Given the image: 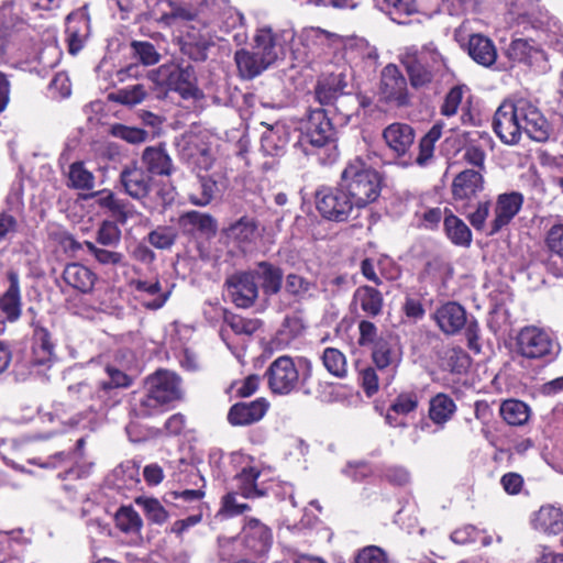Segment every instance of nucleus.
<instances>
[{
    "instance_id": "obj_1",
    "label": "nucleus",
    "mask_w": 563,
    "mask_h": 563,
    "mask_svg": "<svg viewBox=\"0 0 563 563\" xmlns=\"http://www.w3.org/2000/svg\"><path fill=\"white\" fill-rule=\"evenodd\" d=\"M493 130L508 145L518 144L525 132L531 140L545 142L552 126L541 110L529 99L504 100L493 118Z\"/></svg>"
},
{
    "instance_id": "obj_2",
    "label": "nucleus",
    "mask_w": 563,
    "mask_h": 563,
    "mask_svg": "<svg viewBox=\"0 0 563 563\" xmlns=\"http://www.w3.org/2000/svg\"><path fill=\"white\" fill-rule=\"evenodd\" d=\"M485 190L484 174L479 170L463 169L451 184V198L457 210L466 216L470 224L477 232L486 230V222L493 207L492 200H478Z\"/></svg>"
},
{
    "instance_id": "obj_3",
    "label": "nucleus",
    "mask_w": 563,
    "mask_h": 563,
    "mask_svg": "<svg viewBox=\"0 0 563 563\" xmlns=\"http://www.w3.org/2000/svg\"><path fill=\"white\" fill-rule=\"evenodd\" d=\"M183 398L181 378L174 372L159 368L144 380V391L133 404L136 418L161 415Z\"/></svg>"
},
{
    "instance_id": "obj_4",
    "label": "nucleus",
    "mask_w": 563,
    "mask_h": 563,
    "mask_svg": "<svg viewBox=\"0 0 563 563\" xmlns=\"http://www.w3.org/2000/svg\"><path fill=\"white\" fill-rule=\"evenodd\" d=\"M339 179L357 210L377 201L384 184L383 175L360 156L345 163Z\"/></svg>"
},
{
    "instance_id": "obj_5",
    "label": "nucleus",
    "mask_w": 563,
    "mask_h": 563,
    "mask_svg": "<svg viewBox=\"0 0 563 563\" xmlns=\"http://www.w3.org/2000/svg\"><path fill=\"white\" fill-rule=\"evenodd\" d=\"M399 62L405 68L410 87L416 90H429L439 81L445 68V59L437 48L427 45L406 48Z\"/></svg>"
},
{
    "instance_id": "obj_6",
    "label": "nucleus",
    "mask_w": 563,
    "mask_h": 563,
    "mask_svg": "<svg viewBox=\"0 0 563 563\" xmlns=\"http://www.w3.org/2000/svg\"><path fill=\"white\" fill-rule=\"evenodd\" d=\"M305 366L300 372L294 358L289 355H282L274 360L265 372L267 386L275 395H289L301 389L303 394L310 395L309 380L312 376V365L305 360Z\"/></svg>"
},
{
    "instance_id": "obj_7",
    "label": "nucleus",
    "mask_w": 563,
    "mask_h": 563,
    "mask_svg": "<svg viewBox=\"0 0 563 563\" xmlns=\"http://www.w3.org/2000/svg\"><path fill=\"white\" fill-rule=\"evenodd\" d=\"M148 79L164 95L177 92L181 98H198L200 89L191 64L166 63L148 73Z\"/></svg>"
},
{
    "instance_id": "obj_8",
    "label": "nucleus",
    "mask_w": 563,
    "mask_h": 563,
    "mask_svg": "<svg viewBox=\"0 0 563 563\" xmlns=\"http://www.w3.org/2000/svg\"><path fill=\"white\" fill-rule=\"evenodd\" d=\"M314 205L323 219L336 223L346 222L356 209L340 179L334 186L320 185L314 192Z\"/></svg>"
},
{
    "instance_id": "obj_9",
    "label": "nucleus",
    "mask_w": 563,
    "mask_h": 563,
    "mask_svg": "<svg viewBox=\"0 0 563 563\" xmlns=\"http://www.w3.org/2000/svg\"><path fill=\"white\" fill-rule=\"evenodd\" d=\"M408 79L396 64H387L380 71L378 95L382 102L396 108L411 106Z\"/></svg>"
},
{
    "instance_id": "obj_10",
    "label": "nucleus",
    "mask_w": 563,
    "mask_h": 563,
    "mask_svg": "<svg viewBox=\"0 0 563 563\" xmlns=\"http://www.w3.org/2000/svg\"><path fill=\"white\" fill-rule=\"evenodd\" d=\"M336 141V130L325 108L309 109L300 144L314 148L325 147Z\"/></svg>"
},
{
    "instance_id": "obj_11",
    "label": "nucleus",
    "mask_w": 563,
    "mask_h": 563,
    "mask_svg": "<svg viewBox=\"0 0 563 563\" xmlns=\"http://www.w3.org/2000/svg\"><path fill=\"white\" fill-rule=\"evenodd\" d=\"M346 87L347 82L344 74L322 75L313 87L314 100L321 106L320 108L333 107L335 112L349 120L353 113L339 107L341 99L349 96L345 93Z\"/></svg>"
},
{
    "instance_id": "obj_12",
    "label": "nucleus",
    "mask_w": 563,
    "mask_h": 563,
    "mask_svg": "<svg viewBox=\"0 0 563 563\" xmlns=\"http://www.w3.org/2000/svg\"><path fill=\"white\" fill-rule=\"evenodd\" d=\"M554 341L543 329L536 325L522 328L517 336V352L529 360L543 358L552 354Z\"/></svg>"
},
{
    "instance_id": "obj_13",
    "label": "nucleus",
    "mask_w": 563,
    "mask_h": 563,
    "mask_svg": "<svg viewBox=\"0 0 563 563\" xmlns=\"http://www.w3.org/2000/svg\"><path fill=\"white\" fill-rule=\"evenodd\" d=\"M224 288L234 306L241 309L253 307L258 299V285L255 283L250 269L238 271L228 276L224 282Z\"/></svg>"
},
{
    "instance_id": "obj_14",
    "label": "nucleus",
    "mask_w": 563,
    "mask_h": 563,
    "mask_svg": "<svg viewBox=\"0 0 563 563\" xmlns=\"http://www.w3.org/2000/svg\"><path fill=\"white\" fill-rule=\"evenodd\" d=\"M525 197L519 191L499 194L494 206V218L488 224L486 235L493 236L507 227L520 212Z\"/></svg>"
},
{
    "instance_id": "obj_15",
    "label": "nucleus",
    "mask_w": 563,
    "mask_h": 563,
    "mask_svg": "<svg viewBox=\"0 0 563 563\" xmlns=\"http://www.w3.org/2000/svg\"><path fill=\"white\" fill-rule=\"evenodd\" d=\"M273 543L272 529L256 518H250L242 529V544L245 555H265Z\"/></svg>"
},
{
    "instance_id": "obj_16",
    "label": "nucleus",
    "mask_w": 563,
    "mask_h": 563,
    "mask_svg": "<svg viewBox=\"0 0 563 563\" xmlns=\"http://www.w3.org/2000/svg\"><path fill=\"white\" fill-rule=\"evenodd\" d=\"M26 22L15 12L13 2L0 7V64L7 60L18 34L25 29Z\"/></svg>"
},
{
    "instance_id": "obj_17",
    "label": "nucleus",
    "mask_w": 563,
    "mask_h": 563,
    "mask_svg": "<svg viewBox=\"0 0 563 563\" xmlns=\"http://www.w3.org/2000/svg\"><path fill=\"white\" fill-rule=\"evenodd\" d=\"M271 407L265 397L252 401L233 404L228 411L227 419L232 427H247L261 421Z\"/></svg>"
},
{
    "instance_id": "obj_18",
    "label": "nucleus",
    "mask_w": 563,
    "mask_h": 563,
    "mask_svg": "<svg viewBox=\"0 0 563 563\" xmlns=\"http://www.w3.org/2000/svg\"><path fill=\"white\" fill-rule=\"evenodd\" d=\"M90 34V16L86 8L77 9L66 16L65 41L70 55L84 48Z\"/></svg>"
},
{
    "instance_id": "obj_19",
    "label": "nucleus",
    "mask_w": 563,
    "mask_h": 563,
    "mask_svg": "<svg viewBox=\"0 0 563 563\" xmlns=\"http://www.w3.org/2000/svg\"><path fill=\"white\" fill-rule=\"evenodd\" d=\"M382 136L395 157H410V150L416 139L415 129L410 124L402 122L390 123L383 130Z\"/></svg>"
},
{
    "instance_id": "obj_20",
    "label": "nucleus",
    "mask_w": 563,
    "mask_h": 563,
    "mask_svg": "<svg viewBox=\"0 0 563 563\" xmlns=\"http://www.w3.org/2000/svg\"><path fill=\"white\" fill-rule=\"evenodd\" d=\"M152 181V176L136 163L124 166L120 173V183L125 194L136 200L144 199L150 195Z\"/></svg>"
},
{
    "instance_id": "obj_21",
    "label": "nucleus",
    "mask_w": 563,
    "mask_h": 563,
    "mask_svg": "<svg viewBox=\"0 0 563 563\" xmlns=\"http://www.w3.org/2000/svg\"><path fill=\"white\" fill-rule=\"evenodd\" d=\"M250 272L264 296L269 298L280 292L284 282V271L280 266L269 261H260Z\"/></svg>"
},
{
    "instance_id": "obj_22",
    "label": "nucleus",
    "mask_w": 563,
    "mask_h": 563,
    "mask_svg": "<svg viewBox=\"0 0 563 563\" xmlns=\"http://www.w3.org/2000/svg\"><path fill=\"white\" fill-rule=\"evenodd\" d=\"M433 319L444 334L454 335L464 329L467 313L461 303L448 301L435 309Z\"/></svg>"
},
{
    "instance_id": "obj_23",
    "label": "nucleus",
    "mask_w": 563,
    "mask_h": 563,
    "mask_svg": "<svg viewBox=\"0 0 563 563\" xmlns=\"http://www.w3.org/2000/svg\"><path fill=\"white\" fill-rule=\"evenodd\" d=\"M260 222L256 218L244 214L223 229V235L239 249H245L255 243L260 236Z\"/></svg>"
},
{
    "instance_id": "obj_24",
    "label": "nucleus",
    "mask_w": 563,
    "mask_h": 563,
    "mask_svg": "<svg viewBox=\"0 0 563 563\" xmlns=\"http://www.w3.org/2000/svg\"><path fill=\"white\" fill-rule=\"evenodd\" d=\"M178 224L186 235L199 233L207 238L216 236L218 232L217 220L210 214L197 210H190L179 216Z\"/></svg>"
},
{
    "instance_id": "obj_25",
    "label": "nucleus",
    "mask_w": 563,
    "mask_h": 563,
    "mask_svg": "<svg viewBox=\"0 0 563 563\" xmlns=\"http://www.w3.org/2000/svg\"><path fill=\"white\" fill-rule=\"evenodd\" d=\"M180 158L192 170H208L213 165L210 147L198 137H190L180 150Z\"/></svg>"
},
{
    "instance_id": "obj_26",
    "label": "nucleus",
    "mask_w": 563,
    "mask_h": 563,
    "mask_svg": "<svg viewBox=\"0 0 563 563\" xmlns=\"http://www.w3.org/2000/svg\"><path fill=\"white\" fill-rule=\"evenodd\" d=\"M141 162L144 169L151 176L168 177L175 170L173 159L166 152L164 144L145 147L141 156Z\"/></svg>"
},
{
    "instance_id": "obj_27",
    "label": "nucleus",
    "mask_w": 563,
    "mask_h": 563,
    "mask_svg": "<svg viewBox=\"0 0 563 563\" xmlns=\"http://www.w3.org/2000/svg\"><path fill=\"white\" fill-rule=\"evenodd\" d=\"M400 345L391 335L380 336L377 343L372 346L371 357L379 371L396 368L400 362Z\"/></svg>"
},
{
    "instance_id": "obj_28",
    "label": "nucleus",
    "mask_w": 563,
    "mask_h": 563,
    "mask_svg": "<svg viewBox=\"0 0 563 563\" xmlns=\"http://www.w3.org/2000/svg\"><path fill=\"white\" fill-rule=\"evenodd\" d=\"M456 412L457 405L446 393H437L429 399L428 418L440 430L452 421Z\"/></svg>"
},
{
    "instance_id": "obj_29",
    "label": "nucleus",
    "mask_w": 563,
    "mask_h": 563,
    "mask_svg": "<svg viewBox=\"0 0 563 563\" xmlns=\"http://www.w3.org/2000/svg\"><path fill=\"white\" fill-rule=\"evenodd\" d=\"M31 327L33 328V362L36 365H45L55 356V343L53 342L52 334L48 329L43 327L38 321L33 319L31 321Z\"/></svg>"
},
{
    "instance_id": "obj_30",
    "label": "nucleus",
    "mask_w": 563,
    "mask_h": 563,
    "mask_svg": "<svg viewBox=\"0 0 563 563\" xmlns=\"http://www.w3.org/2000/svg\"><path fill=\"white\" fill-rule=\"evenodd\" d=\"M62 278L69 287L81 294H90L98 282L97 274L80 263H68Z\"/></svg>"
},
{
    "instance_id": "obj_31",
    "label": "nucleus",
    "mask_w": 563,
    "mask_h": 563,
    "mask_svg": "<svg viewBox=\"0 0 563 563\" xmlns=\"http://www.w3.org/2000/svg\"><path fill=\"white\" fill-rule=\"evenodd\" d=\"M466 47L470 57L481 66L490 67L497 60L495 43L484 34H471Z\"/></svg>"
},
{
    "instance_id": "obj_32",
    "label": "nucleus",
    "mask_w": 563,
    "mask_h": 563,
    "mask_svg": "<svg viewBox=\"0 0 563 563\" xmlns=\"http://www.w3.org/2000/svg\"><path fill=\"white\" fill-rule=\"evenodd\" d=\"M443 231L455 246L468 247L472 244L473 233L470 227L449 208H444Z\"/></svg>"
},
{
    "instance_id": "obj_33",
    "label": "nucleus",
    "mask_w": 563,
    "mask_h": 563,
    "mask_svg": "<svg viewBox=\"0 0 563 563\" xmlns=\"http://www.w3.org/2000/svg\"><path fill=\"white\" fill-rule=\"evenodd\" d=\"M353 302L360 307L366 318H376L383 313V294L373 286L362 285L353 294Z\"/></svg>"
},
{
    "instance_id": "obj_34",
    "label": "nucleus",
    "mask_w": 563,
    "mask_h": 563,
    "mask_svg": "<svg viewBox=\"0 0 563 563\" xmlns=\"http://www.w3.org/2000/svg\"><path fill=\"white\" fill-rule=\"evenodd\" d=\"M9 286L0 296V310L5 318L13 322L21 316V292L20 279L16 272H9L7 275Z\"/></svg>"
},
{
    "instance_id": "obj_35",
    "label": "nucleus",
    "mask_w": 563,
    "mask_h": 563,
    "mask_svg": "<svg viewBox=\"0 0 563 563\" xmlns=\"http://www.w3.org/2000/svg\"><path fill=\"white\" fill-rule=\"evenodd\" d=\"M252 49L266 63L273 65L280 51L278 35L271 27L258 29L253 38Z\"/></svg>"
},
{
    "instance_id": "obj_36",
    "label": "nucleus",
    "mask_w": 563,
    "mask_h": 563,
    "mask_svg": "<svg viewBox=\"0 0 563 563\" xmlns=\"http://www.w3.org/2000/svg\"><path fill=\"white\" fill-rule=\"evenodd\" d=\"M261 471L254 466L243 467L236 474L238 492L244 498H260L266 496L267 489L258 484Z\"/></svg>"
},
{
    "instance_id": "obj_37",
    "label": "nucleus",
    "mask_w": 563,
    "mask_h": 563,
    "mask_svg": "<svg viewBox=\"0 0 563 563\" xmlns=\"http://www.w3.org/2000/svg\"><path fill=\"white\" fill-rule=\"evenodd\" d=\"M542 53L536 41L528 38H514L506 51L511 62L526 65H532Z\"/></svg>"
},
{
    "instance_id": "obj_38",
    "label": "nucleus",
    "mask_w": 563,
    "mask_h": 563,
    "mask_svg": "<svg viewBox=\"0 0 563 563\" xmlns=\"http://www.w3.org/2000/svg\"><path fill=\"white\" fill-rule=\"evenodd\" d=\"M234 60L243 79H253L269 67L253 49H238L234 54Z\"/></svg>"
},
{
    "instance_id": "obj_39",
    "label": "nucleus",
    "mask_w": 563,
    "mask_h": 563,
    "mask_svg": "<svg viewBox=\"0 0 563 563\" xmlns=\"http://www.w3.org/2000/svg\"><path fill=\"white\" fill-rule=\"evenodd\" d=\"M217 191L218 183L211 176L198 175L188 192V200L194 206L206 207L211 203Z\"/></svg>"
},
{
    "instance_id": "obj_40",
    "label": "nucleus",
    "mask_w": 563,
    "mask_h": 563,
    "mask_svg": "<svg viewBox=\"0 0 563 563\" xmlns=\"http://www.w3.org/2000/svg\"><path fill=\"white\" fill-rule=\"evenodd\" d=\"M419 404L420 397L416 390L401 391L396 396L387 410L385 417L387 423L391 427L399 426V423L394 421L393 413L398 416H407L411 412H415L418 409Z\"/></svg>"
},
{
    "instance_id": "obj_41",
    "label": "nucleus",
    "mask_w": 563,
    "mask_h": 563,
    "mask_svg": "<svg viewBox=\"0 0 563 563\" xmlns=\"http://www.w3.org/2000/svg\"><path fill=\"white\" fill-rule=\"evenodd\" d=\"M499 413L507 424L520 427L528 422L530 418V408L521 400L507 399L501 402Z\"/></svg>"
},
{
    "instance_id": "obj_42",
    "label": "nucleus",
    "mask_w": 563,
    "mask_h": 563,
    "mask_svg": "<svg viewBox=\"0 0 563 563\" xmlns=\"http://www.w3.org/2000/svg\"><path fill=\"white\" fill-rule=\"evenodd\" d=\"M536 527L549 534L561 533L563 531L562 510L551 505L542 506L536 516Z\"/></svg>"
},
{
    "instance_id": "obj_43",
    "label": "nucleus",
    "mask_w": 563,
    "mask_h": 563,
    "mask_svg": "<svg viewBox=\"0 0 563 563\" xmlns=\"http://www.w3.org/2000/svg\"><path fill=\"white\" fill-rule=\"evenodd\" d=\"M306 327L301 318L297 316H287L284 319L280 329L277 331L273 342L277 347L288 346L295 339L302 335Z\"/></svg>"
},
{
    "instance_id": "obj_44",
    "label": "nucleus",
    "mask_w": 563,
    "mask_h": 563,
    "mask_svg": "<svg viewBox=\"0 0 563 563\" xmlns=\"http://www.w3.org/2000/svg\"><path fill=\"white\" fill-rule=\"evenodd\" d=\"M453 267L443 255L433 254L426 261L422 271L420 272L421 279H442L452 277Z\"/></svg>"
},
{
    "instance_id": "obj_45",
    "label": "nucleus",
    "mask_w": 563,
    "mask_h": 563,
    "mask_svg": "<svg viewBox=\"0 0 563 563\" xmlns=\"http://www.w3.org/2000/svg\"><path fill=\"white\" fill-rule=\"evenodd\" d=\"M442 135V125L434 124L432 128L420 139L419 153L415 163L419 166H426L433 157L434 145Z\"/></svg>"
},
{
    "instance_id": "obj_46",
    "label": "nucleus",
    "mask_w": 563,
    "mask_h": 563,
    "mask_svg": "<svg viewBox=\"0 0 563 563\" xmlns=\"http://www.w3.org/2000/svg\"><path fill=\"white\" fill-rule=\"evenodd\" d=\"M67 186L77 190H91L95 186L93 174L85 167L84 162L69 165Z\"/></svg>"
},
{
    "instance_id": "obj_47",
    "label": "nucleus",
    "mask_w": 563,
    "mask_h": 563,
    "mask_svg": "<svg viewBox=\"0 0 563 563\" xmlns=\"http://www.w3.org/2000/svg\"><path fill=\"white\" fill-rule=\"evenodd\" d=\"M322 364L325 369L336 378H344L347 375V362L344 353L335 347L323 350Z\"/></svg>"
},
{
    "instance_id": "obj_48",
    "label": "nucleus",
    "mask_w": 563,
    "mask_h": 563,
    "mask_svg": "<svg viewBox=\"0 0 563 563\" xmlns=\"http://www.w3.org/2000/svg\"><path fill=\"white\" fill-rule=\"evenodd\" d=\"M132 285L136 291L146 292L151 296L156 295L154 299L144 303V307L150 310L161 309L168 299V292H162V286L158 279L155 282L137 279L133 280Z\"/></svg>"
},
{
    "instance_id": "obj_49",
    "label": "nucleus",
    "mask_w": 563,
    "mask_h": 563,
    "mask_svg": "<svg viewBox=\"0 0 563 563\" xmlns=\"http://www.w3.org/2000/svg\"><path fill=\"white\" fill-rule=\"evenodd\" d=\"M390 15L410 16L420 13L422 0H375Z\"/></svg>"
},
{
    "instance_id": "obj_50",
    "label": "nucleus",
    "mask_w": 563,
    "mask_h": 563,
    "mask_svg": "<svg viewBox=\"0 0 563 563\" xmlns=\"http://www.w3.org/2000/svg\"><path fill=\"white\" fill-rule=\"evenodd\" d=\"M115 527L124 533L140 532L143 522L132 506H122L114 516Z\"/></svg>"
},
{
    "instance_id": "obj_51",
    "label": "nucleus",
    "mask_w": 563,
    "mask_h": 563,
    "mask_svg": "<svg viewBox=\"0 0 563 563\" xmlns=\"http://www.w3.org/2000/svg\"><path fill=\"white\" fill-rule=\"evenodd\" d=\"M146 96L145 87L142 84H136L111 92L109 99L117 103L132 107L141 103Z\"/></svg>"
},
{
    "instance_id": "obj_52",
    "label": "nucleus",
    "mask_w": 563,
    "mask_h": 563,
    "mask_svg": "<svg viewBox=\"0 0 563 563\" xmlns=\"http://www.w3.org/2000/svg\"><path fill=\"white\" fill-rule=\"evenodd\" d=\"M136 504L142 507L144 515L151 523L163 525L168 519V511L156 499L150 497H140Z\"/></svg>"
},
{
    "instance_id": "obj_53",
    "label": "nucleus",
    "mask_w": 563,
    "mask_h": 563,
    "mask_svg": "<svg viewBox=\"0 0 563 563\" xmlns=\"http://www.w3.org/2000/svg\"><path fill=\"white\" fill-rule=\"evenodd\" d=\"M84 245L100 265L118 266L123 264L124 255L121 252L97 246L91 241H85Z\"/></svg>"
},
{
    "instance_id": "obj_54",
    "label": "nucleus",
    "mask_w": 563,
    "mask_h": 563,
    "mask_svg": "<svg viewBox=\"0 0 563 563\" xmlns=\"http://www.w3.org/2000/svg\"><path fill=\"white\" fill-rule=\"evenodd\" d=\"M178 238L175 228L169 225H159L147 235L148 243L158 250L170 249Z\"/></svg>"
},
{
    "instance_id": "obj_55",
    "label": "nucleus",
    "mask_w": 563,
    "mask_h": 563,
    "mask_svg": "<svg viewBox=\"0 0 563 563\" xmlns=\"http://www.w3.org/2000/svg\"><path fill=\"white\" fill-rule=\"evenodd\" d=\"M544 246L551 255L563 260V221L554 222L544 233Z\"/></svg>"
},
{
    "instance_id": "obj_56",
    "label": "nucleus",
    "mask_w": 563,
    "mask_h": 563,
    "mask_svg": "<svg viewBox=\"0 0 563 563\" xmlns=\"http://www.w3.org/2000/svg\"><path fill=\"white\" fill-rule=\"evenodd\" d=\"M400 311L405 320L410 323H417L426 316V308L422 299L412 295L405 296Z\"/></svg>"
},
{
    "instance_id": "obj_57",
    "label": "nucleus",
    "mask_w": 563,
    "mask_h": 563,
    "mask_svg": "<svg viewBox=\"0 0 563 563\" xmlns=\"http://www.w3.org/2000/svg\"><path fill=\"white\" fill-rule=\"evenodd\" d=\"M462 161L467 165H471V169L479 170L482 174H484L486 170V153L481 145H477L473 142H468L463 146Z\"/></svg>"
},
{
    "instance_id": "obj_58",
    "label": "nucleus",
    "mask_w": 563,
    "mask_h": 563,
    "mask_svg": "<svg viewBox=\"0 0 563 563\" xmlns=\"http://www.w3.org/2000/svg\"><path fill=\"white\" fill-rule=\"evenodd\" d=\"M119 223L104 220L96 232V242L102 246H115L121 241V230Z\"/></svg>"
},
{
    "instance_id": "obj_59",
    "label": "nucleus",
    "mask_w": 563,
    "mask_h": 563,
    "mask_svg": "<svg viewBox=\"0 0 563 563\" xmlns=\"http://www.w3.org/2000/svg\"><path fill=\"white\" fill-rule=\"evenodd\" d=\"M225 322L230 325L232 331L239 335H253L263 325V322L260 319H247L236 314L225 317Z\"/></svg>"
},
{
    "instance_id": "obj_60",
    "label": "nucleus",
    "mask_w": 563,
    "mask_h": 563,
    "mask_svg": "<svg viewBox=\"0 0 563 563\" xmlns=\"http://www.w3.org/2000/svg\"><path fill=\"white\" fill-rule=\"evenodd\" d=\"M106 372L109 378L99 384L100 390L104 394H109L112 389L126 388L132 384V379L128 374L113 366H107Z\"/></svg>"
},
{
    "instance_id": "obj_61",
    "label": "nucleus",
    "mask_w": 563,
    "mask_h": 563,
    "mask_svg": "<svg viewBox=\"0 0 563 563\" xmlns=\"http://www.w3.org/2000/svg\"><path fill=\"white\" fill-rule=\"evenodd\" d=\"M133 54L140 59L143 65L151 66L158 63L161 55L155 49V46L146 41H133L131 43Z\"/></svg>"
},
{
    "instance_id": "obj_62",
    "label": "nucleus",
    "mask_w": 563,
    "mask_h": 563,
    "mask_svg": "<svg viewBox=\"0 0 563 563\" xmlns=\"http://www.w3.org/2000/svg\"><path fill=\"white\" fill-rule=\"evenodd\" d=\"M113 136L124 140L131 144H139L147 139L148 133L140 128L128 126L124 124H114L111 129Z\"/></svg>"
},
{
    "instance_id": "obj_63",
    "label": "nucleus",
    "mask_w": 563,
    "mask_h": 563,
    "mask_svg": "<svg viewBox=\"0 0 563 563\" xmlns=\"http://www.w3.org/2000/svg\"><path fill=\"white\" fill-rule=\"evenodd\" d=\"M353 563H389L388 554L377 545H366L357 551Z\"/></svg>"
},
{
    "instance_id": "obj_64",
    "label": "nucleus",
    "mask_w": 563,
    "mask_h": 563,
    "mask_svg": "<svg viewBox=\"0 0 563 563\" xmlns=\"http://www.w3.org/2000/svg\"><path fill=\"white\" fill-rule=\"evenodd\" d=\"M106 210L109 212L111 218L114 219L113 222L122 225L125 224L133 216L132 205L117 196L112 199V202H110Z\"/></svg>"
}]
</instances>
